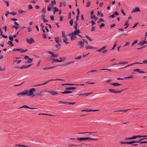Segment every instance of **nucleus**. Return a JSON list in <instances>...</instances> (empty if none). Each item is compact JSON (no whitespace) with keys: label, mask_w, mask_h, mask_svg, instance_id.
<instances>
[{"label":"nucleus","mask_w":147,"mask_h":147,"mask_svg":"<svg viewBox=\"0 0 147 147\" xmlns=\"http://www.w3.org/2000/svg\"><path fill=\"white\" fill-rule=\"evenodd\" d=\"M76 88L74 87H66L65 88V89L67 90V91H64V92H61L63 94H68L73 93L75 91L73 90L71 91H68V90L75 89H76Z\"/></svg>","instance_id":"1"},{"label":"nucleus","mask_w":147,"mask_h":147,"mask_svg":"<svg viewBox=\"0 0 147 147\" xmlns=\"http://www.w3.org/2000/svg\"><path fill=\"white\" fill-rule=\"evenodd\" d=\"M77 140L79 141H82L83 140H98L97 139H94L91 137L88 138H77Z\"/></svg>","instance_id":"2"},{"label":"nucleus","mask_w":147,"mask_h":147,"mask_svg":"<svg viewBox=\"0 0 147 147\" xmlns=\"http://www.w3.org/2000/svg\"><path fill=\"white\" fill-rule=\"evenodd\" d=\"M26 90V93H27V96H36V95H35V94H34L33 93L34 92L36 91V90L35 88H32L29 91L28 90Z\"/></svg>","instance_id":"3"},{"label":"nucleus","mask_w":147,"mask_h":147,"mask_svg":"<svg viewBox=\"0 0 147 147\" xmlns=\"http://www.w3.org/2000/svg\"><path fill=\"white\" fill-rule=\"evenodd\" d=\"M80 32V31L76 30L74 32L72 33V34H69L68 36L70 37H74L78 33H79Z\"/></svg>","instance_id":"4"},{"label":"nucleus","mask_w":147,"mask_h":147,"mask_svg":"<svg viewBox=\"0 0 147 147\" xmlns=\"http://www.w3.org/2000/svg\"><path fill=\"white\" fill-rule=\"evenodd\" d=\"M109 90L110 92H111L114 93H120L121 92H122V91L123 90H121L116 91L115 90L112 89H110Z\"/></svg>","instance_id":"5"},{"label":"nucleus","mask_w":147,"mask_h":147,"mask_svg":"<svg viewBox=\"0 0 147 147\" xmlns=\"http://www.w3.org/2000/svg\"><path fill=\"white\" fill-rule=\"evenodd\" d=\"M77 44L80 46V48H83L84 47V43L82 41H80L78 42Z\"/></svg>","instance_id":"6"},{"label":"nucleus","mask_w":147,"mask_h":147,"mask_svg":"<svg viewBox=\"0 0 147 147\" xmlns=\"http://www.w3.org/2000/svg\"><path fill=\"white\" fill-rule=\"evenodd\" d=\"M26 90H25L23 92H20L19 93L17 94L16 95L18 96L19 95H22L23 96H24L25 95H27Z\"/></svg>","instance_id":"7"},{"label":"nucleus","mask_w":147,"mask_h":147,"mask_svg":"<svg viewBox=\"0 0 147 147\" xmlns=\"http://www.w3.org/2000/svg\"><path fill=\"white\" fill-rule=\"evenodd\" d=\"M26 40L27 42L29 44H31L33 42H35L34 40L32 38H31L30 39L26 38Z\"/></svg>","instance_id":"8"},{"label":"nucleus","mask_w":147,"mask_h":147,"mask_svg":"<svg viewBox=\"0 0 147 147\" xmlns=\"http://www.w3.org/2000/svg\"><path fill=\"white\" fill-rule=\"evenodd\" d=\"M52 81H53V79L49 80H48V81H47L45 82L44 83H43L42 84H38V85H34V86H40V85H44L46 84H47L49 82Z\"/></svg>","instance_id":"9"},{"label":"nucleus","mask_w":147,"mask_h":147,"mask_svg":"<svg viewBox=\"0 0 147 147\" xmlns=\"http://www.w3.org/2000/svg\"><path fill=\"white\" fill-rule=\"evenodd\" d=\"M47 92L53 95H57L58 94V93L55 90H53L52 91H47Z\"/></svg>","instance_id":"10"},{"label":"nucleus","mask_w":147,"mask_h":147,"mask_svg":"<svg viewBox=\"0 0 147 147\" xmlns=\"http://www.w3.org/2000/svg\"><path fill=\"white\" fill-rule=\"evenodd\" d=\"M52 59L53 60V61L52 62V63H54L56 62H61L62 61H64V60H59L58 59H54V58Z\"/></svg>","instance_id":"11"},{"label":"nucleus","mask_w":147,"mask_h":147,"mask_svg":"<svg viewBox=\"0 0 147 147\" xmlns=\"http://www.w3.org/2000/svg\"><path fill=\"white\" fill-rule=\"evenodd\" d=\"M133 71H137L140 73H143L144 74L145 73V72L143 71H141V70L140 69H134L133 70Z\"/></svg>","instance_id":"12"},{"label":"nucleus","mask_w":147,"mask_h":147,"mask_svg":"<svg viewBox=\"0 0 147 147\" xmlns=\"http://www.w3.org/2000/svg\"><path fill=\"white\" fill-rule=\"evenodd\" d=\"M142 64V63H141L136 62V63H133L132 64H130V65H128L127 66H126L125 67H121L120 69H121L122 68H125V67H127V66H130V65H133L134 64Z\"/></svg>","instance_id":"13"},{"label":"nucleus","mask_w":147,"mask_h":147,"mask_svg":"<svg viewBox=\"0 0 147 147\" xmlns=\"http://www.w3.org/2000/svg\"><path fill=\"white\" fill-rule=\"evenodd\" d=\"M140 9L139 7H137L135 8L134 9H133L132 11V13H133L134 12H136L137 11H140Z\"/></svg>","instance_id":"14"},{"label":"nucleus","mask_w":147,"mask_h":147,"mask_svg":"<svg viewBox=\"0 0 147 147\" xmlns=\"http://www.w3.org/2000/svg\"><path fill=\"white\" fill-rule=\"evenodd\" d=\"M111 85H113L114 86H120V85H121V84H119L118 83H112L111 84Z\"/></svg>","instance_id":"15"},{"label":"nucleus","mask_w":147,"mask_h":147,"mask_svg":"<svg viewBox=\"0 0 147 147\" xmlns=\"http://www.w3.org/2000/svg\"><path fill=\"white\" fill-rule=\"evenodd\" d=\"M68 39L67 37H64L63 39V41L66 44L69 43V42H67Z\"/></svg>","instance_id":"16"},{"label":"nucleus","mask_w":147,"mask_h":147,"mask_svg":"<svg viewBox=\"0 0 147 147\" xmlns=\"http://www.w3.org/2000/svg\"><path fill=\"white\" fill-rule=\"evenodd\" d=\"M74 61H72V62H68V63H65V64H64L63 65H62V66H67L70 64H71V63H74Z\"/></svg>","instance_id":"17"},{"label":"nucleus","mask_w":147,"mask_h":147,"mask_svg":"<svg viewBox=\"0 0 147 147\" xmlns=\"http://www.w3.org/2000/svg\"><path fill=\"white\" fill-rule=\"evenodd\" d=\"M85 111H86V112H90V111H98L99 110H91V109H90V110H88V109H85Z\"/></svg>","instance_id":"18"},{"label":"nucleus","mask_w":147,"mask_h":147,"mask_svg":"<svg viewBox=\"0 0 147 147\" xmlns=\"http://www.w3.org/2000/svg\"><path fill=\"white\" fill-rule=\"evenodd\" d=\"M55 40L56 42L57 43H59L60 41H61V40L59 39V37H56L55 38Z\"/></svg>","instance_id":"19"},{"label":"nucleus","mask_w":147,"mask_h":147,"mask_svg":"<svg viewBox=\"0 0 147 147\" xmlns=\"http://www.w3.org/2000/svg\"><path fill=\"white\" fill-rule=\"evenodd\" d=\"M61 45L60 43H58L57 45H55V47L57 49H60Z\"/></svg>","instance_id":"20"},{"label":"nucleus","mask_w":147,"mask_h":147,"mask_svg":"<svg viewBox=\"0 0 147 147\" xmlns=\"http://www.w3.org/2000/svg\"><path fill=\"white\" fill-rule=\"evenodd\" d=\"M53 8V7L51 6V5H48L47 6V10L48 11H50L51 9Z\"/></svg>","instance_id":"21"},{"label":"nucleus","mask_w":147,"mask_h":147,"mask_svg":"<svg viewBox=\"0 0 147 147\" xmlns=\"http://www.w3.org/2000/svg\"><path fill=\"white\" fill-rule=\"evenodd\" d=\"M106 48V46H104L101 48L100 49L98 50L97 51L99 52H101L102 50L105 49Z\"/></svg>","instance_id":"22"},{"label":"nucleus","mask_w":147,"mask_h":147,"mask_svg":"<svg viewBox=\"0 0 147 147\" xmlns=\"http://www.w3.org/2000/svg\"><path fill=\"white\" fill-rule=\"evenodd\" d=\"M55 67V66L51 67H48L44 68L43 69L44 70H46L49 69H51L53 68H54Z\"/></svg>","instance_id":"23"},{"label":"nucleus","mask_w":147,"mask_h":147,"mask_svg":"<svg viewBox=\"0 0 147 147\" xmlns=\"http://www.w3.org/2000/svg\"><path fill=\"white\" fill-rule=\"evenodd\" d=\"M8 44L9 45H10L11 46V47H12L13 46V44L12 42L10 41H9L8 42Z\"/></svg>","instance_id":"24"},{"label":"nucleus","mask_w":147,"mask_h":147,"mask_svg":"<svg viewBox=\"0 0 147 147\" xmlns=\"http://www.w3.org/2000/svg\"><path fill=\"white\" fill-rule=\"evenodd\" d=\"M129 110V109H127V110H120L119 111H115L114 112H126L127 111Z\"/></svg>","instance_id":"25"},{"label":"nucleus","mask_w":147,"mask_h":147,"mask_svg":"<svg viewBox=\"0 0 147 147\" xmlns=\"http://www.w3.org/2000/svg\"><path fill=\"white\" fill-rule=\"evenodd\" d=\"M86 48L87 49H97V48H95L92 47H89L88 46H86Z\"/></svg>","instance_id":"26"},{"label":"nucleus","mask_w":147,"mask_h":147,"mask_svg":"<svg viewBox=\"0 0 147 147\" xmlns=\"http://www.w3.org/2000/svg\"><path fill=\"white\" fill-rule=\"evenodd\" d=\"M2 31L1 29L0 28V36L2 35V37H7V36H5L4 35H2Z\"/></svg>","instance_id":"27"},{"label":"nucleus","mask_w":147,"mask_h":147,"mask_svg":"<svg viewBox=\"0 0 147 147\" xmlns=\"http://www.w3.org/2000/svg\"><path fill=\"white\" fill-rule=\"evenodd\" d=\"M59 103H63V104H66V105L68 104V102H67V101L62 102L61 101H59Z\"/></svg>","instance_id":"28"},{"label":"nucleus","mask_w":147,"mask_h":147,"mask_svg":"<svg viewBox=\"0 0 147 147\" xmlns=\"http://www.w3.org/2000/svg\"><path fill=\"white\" fill-rule=\"evenodd\" d=\"M29 60L27 61V62H26V63H30L32 62V59L29 58V59H28Z\"/></svg>","instance_id":"29"},{"label":"nucleus","mask_w":147,"mask_h":147,"mask_svg":"<svg viewBox=\"0 0 147 147\" xmlns=\"http://www.w3.org/2000/svg\"><path fill=\"white\" fill-rule=\"evenodd\" d=\"M133 76L132 75H131L129 76L128 77H125L124 78L125 79H129L133 78Z\"/></svg>","instance_id":"30"},{"label":"nucleus","mask_w":147,"mask_h":147,"mask_svg":"<svg viewBox=\"0 0 147 147\" xmlns=\"http://www.w3.org/2000/svg\"><path fill=\"white\" fill-rule=\"evenodd\" d=\"M22 108H27L29 109V108H30V107L26 105H24L22 107H20L19 108V109H20Z\"/></svg>","instance_id":"31"},{"label":"nucleus","mask_w":147,"mask_h":147,"mask_svg":"<svg viewBox=\"0 0 147 147\" xmlns=\"http://www.w3.org/2000/svg\"><path fill=\"white\" fill-rule=\"evenodd\" d=\"M91 18H94L95 20H97L98 19V18L97 17H96L95 15H93L92 16H91Z\"/></svg>","instance_id":"32"},{"label":"nucleus","mask_w":147,"mask_h":147,"mask_svg":"<svg viewBox=\"0 0 147 147\" xmlns=\"http://www.w3.org/2000/svg\"><path fill=\"white\" fill-rule=\"evenodd\" d=\"M134 140L130 142H127V144H134Z\"/></svg>","instance_id":"33"},{"label":"nucleus","mask_w":147,"mask_h":147,"mask_svg":"<svg viewBox=\"0 0 147 147\" xmlns=\"http://www.w3.org/2000/svg\"><path fill=\"white\" fill-rule=\"evenodd\" d=\"M96 132H85L83 133H79V134H85L86 133H88L89 134H91L92 133H96Z\"/></svg>","instance_id":"34"},{"label":"nucleus","mask_w":147,"mask_h":147,"mask_svg":"<svg viewBox=\"0 0 147 147\" xmlns=\"http://www.w3.org/2000/svg\"><path fill=\"white\" fill-rule=\"evenodd\" d=\"M104 20L102 18H100L99 20L98 21V23H99L100 22H104Z\"/></svg>","instance_id":"35"},{"label":"nucleus","mask_w":147,"mask_h":147,"mask_svg":"<svg viewBox=\"0 0 147 147\" xmlns=\"http://www.w3.org/2000/svg\"><path fill=\"white\" fill-rule=\"evenodd\" d=\"M17 68L19 69H24L25 68H26V66H22V67H19Z\"/></svg>","instance_id":"36"},{"label":"nucleus","mask_w":147,"mask_h":147,"mask_svg":"<svg viewBox=\"0 0 147 147\" xmlns=\"http://www.w3.org/2000/svg\"><path fill=\"white\" fill-rule=\"evenodd\" d=\"M3 1L6 4L7 7H8L9 6V3L8 1L4 0H3Z\"/></svg>","instance_id":"37"},{"label":"nucleus","mask_w":147,"mask_h":147,"mask_svg":"<svg viewBox=\"0 0 147 147\" xmlns=\"http://www.w3.org/2000/svg\"><path fill=\"white\" fill-rule=\"evenodd\" d=\"M35 95H36V96L37 95V96H41L42 94L41 92H38L37 93H36V94H35Z\"/></svg>","instance_id":"38"},{"label":"nucleus","mask_w":147,"mask_h":147,"mask_svg":"<svg viewBox=\"0 0 147 147\" xmlns=\"http://www.w3.org/2000/svg\"><path fill=\"white\" fill-rule=\"evenodd\" d=\"M45 14H42L41 16V19L42 20L43 19H45Z\"/></svg>","instance_id":"39"},{"label":"nucleus","mask_w":147,"mask_h":147,"mask_svg":"<svg viewBox=\"0 0 147 147\" xmlns=\"http://www.w3.org/2000/svg\"><path fill=\"white\" fill-rule=\"evenodd\" d=\"M117 45V44H116V42L114 44L113 46V48H112V49H111L110 50H113L114 49H115V47H116V46Z\"/></svg>","instance_id":"40"},{"label":"nucleus","mask_w":147,"mask_h":147,"mask_svg":"<svg viewBox=\"0 0 147 147\" xmlns=\"http://www.w3.org/2000/svg\"><path fill=\"white\" fill-rule=\"evenodd\" d=\"M51 4L52 5H54L56 4V2L54 0L53 1H52Z\"/></svg>","instance_id":"41"},{"label":"nucleus","mask_w":147,"mask_h":147,"mask_svg":"<svg viewBox=\"0 0 147 147\" xmlns=\"http://www.w3.org/2000/svg\"><path fill=\"white\" fill-rule=\"evenodd\" d=\"M90 2H88L87 3V4L86 5V7H88L90 6Z\"/></svg>","instance_id":"42"},{"label":"nucleus","mask_w":147,"mask_h":147,"mask_svg":"<svg viewBox=\"0 0 147 147\" xmlns=\"http://www.w3.org/2000/svg\"><path fill=\"white\" fill-rule=\"evenodd\" d=\"M53 10L56 12L59 11V9L56 7H54L53 8Z\"/></svg>","instance_id":"43"},{"label":"nucleus","mask_w":147,"mask_h":147,"mask_svg":"<svg viewBox=\"0 0 147 147\" xmlns=\"http://www.w3.org/2000/svg\"><path fill=\"white\" fill-rule=\"evenodd\" d=\"M105 26V24L104 23H102L101 25L99 26V27L100 28H101L102 27H104Z\"/></svg>","instance_id":"44"},{"label":"nucleus","mask_w":147,"mask_h":147,"mask_svg":"<svg viewBox=\"0 0 147 147\" xmlns=\"http://www.w3.org/2000/svg\"><path fill=\"white\" fill-rule=\"evenodd\" d=\"M24 57L23 58L24 59H25L26 60H27L29 59V56L26 55H24Z\"/></svg>","instance_id":"45"},{"label":"nucleus","mask_w":147,"mask_h":147,"mask_svg":"<svg viewBox=\"0 0 147 147\" xmlns=\"http://www.w3.org/2000/svg\"><path fill=\"white\" fill-rule=\"evenodd\" d=\"M80 144H79V145H76V144L75 145V144H72L68 145V146H80Z\"/></svg>","instance_id":"46"},{"label":"nucleus","mask_w":147,"mask_h":147,"mask_svg":"<svg viewBox=\"0 0 147 147\" xmlns=\"http://www.w3.org/2000/svg\"><path fill=\"white\" fill-rule=\"evenodd\" d=\"M41 12L42 13H46V10L45 8H43L42 11Z\"/></svg>","instance_id":"47"},{"label":"nucleus","mask_w":147,"mask_h":147,"mask_svg":"<svg viewBox=\"0 0 147 147\" xmlns=\"http://www.w3.org/2000/svg\"><path fill=\"white\" fill-rule=\"evenodd\" d=\"M73 23V20L72 19H71L69 21V23L71 26Z\"/></svg>","instance_id":"48"},{"label":"nucleus","mask_w":147,"mask_h":147,"mask_svg":"<svg viewBox=\"0 0 147 147\" xmlns=\"http://www.w3.org/2000/svg\"><path fill=\"white\" fill-rule=\"evenodd\" d=\"M144 44L143 41L141 42L140 43L138 44V46L139 45H141V46H142Z\"/></svg>","instance_id":"49"},{"label":"nucleus","mask_w":147,"mask_h":147,"mask_svg":"<svg viewBox=\"0 0 147 147\" xmlns=\"http://www.w3.org/2000/svg\"><path fill=\"white\" fill-rule=\"evenodd\" d=\"M48 53H49L52 56H53V55L54 54V53L53 52L50 51H48L47 52Z\"/></svg>","instance_id":"50"},{"label":"nucleus","mask_w":147,"mask_h":147,"mask_svg":"<svg viewBox=\"0 0 147 147\" xmlns=\"http://www.w3.org/2000/svg\"><path fill=\"white\" fill-rule=\"evenodd\" d=\"M134 144L135 143H139V142L140 143V142H141L140 139L138 140V141H136L134 140Z\"/></svg>","instance_id":"51"},{"label":"nucleus","mask_w":147,"mask_h":147,"mask_svg":"<svg viewBox=\"0 0 147 147\" xmlns=\"http://www.w3.org/2000/svg\"><path fill=\"white\" fill-rule=\"evenodd\" d=\"M81 57H82L81 56H79L77 57H75V59H76V60L78 59H81Z\"/></svg>","instance_id":"52"},{"label":"nucleus","mask_w":147,"mask_h":147,"mask_svg":"<svg viewBox=\"0 0 147 147\" xmlns=\"http://www.w3.org/2000/svg\"><path fill=\"white\" fill-rule=\"evenodd\" d=\"M60 80V81H64V80H63V79H53V81H56V80Z\"/></svg>","instance_id":"53"},{"label":"nucleus","mask_w":147,"mask_h":147,"mask_svg":"<svg viewBox=\"0 0 147 147\" xmlns=\"http://www.w3.org/2000/svg\"><path fill=\"white\" fill-rule=\"evenodd\" d=\"M74 85H79L74 84H67V85L73 86Z\"/></svg>","instance_id":"54"},{"label":"nucleus","mask_w":147,"mask_h":147,"mask_svg":"<svg viewBox=\"0 0 147 147\" xmlns=\"http://www.w3.org/2000/svg\"><path fill=\"white\" fill-rule=\"evenodd\" d=\"M121 13L124 15V16H125L126 15V14H125V13L124 12V10L123 9H122L121 10Z\"/></svg>","instance_id":"55"},{"label":"nucleus","mask_w":147,"mask_h":147,"mask_svg":"<svg viewBox=\"0 0 147 147\" xmlns=\"http://www.w3.org/2000/svg\"><path fill=\"white\" fill-rule=\"evenodd\" d=\"M130 42H127L126 43V44L123 46V47H125V46H128L130 44Z\"/></svg>","instance_id":"56"},{"label":"nucleus","mask_w":147,"mask_h":147,"mask_svg":"<svg viewBox=\"0 0 147 147\" xmlns=\"http://www.w3.org/2000/svg\"><path fill=\"white\" fill-rule=\"evenodd\" d=\"M58 54H55L54 53L53 55V57H58Z\"/></svg>","instance_id":"57"},{"label":"nucleus","mask_w":147,"mask_h":147,"mask_svg":"<svg viewBox=\"0 0 147 147\" xmlns=\"http://www.w3.org/2000/svg\"><path fill=\"white\" fill-rule=\"evenodd\" d=\"M77 15L79 16L80 14V10L79 8H78L77 9Z\"/></svg>","instance_id":"58"},{"label":"nucleus","mask_w":147,"mask_h":147,"mask_svg":"<svg viewBox=\"0 0 147 147\" xmlns=\"http://www.w3.org/2000/svg\"><path fill=\"white\" fill-rule=\"evenodd\" d=\"M19 12L20 13H22L24 12H26L24 11H23L22 10H20L19 11Z\"/></svg>","instance_id":"59"},{"label":"nucleus","mask_w":147,"mask_h":147,"mask_svg":"<svg viewBox=\"0 0 147 147\" xmlns=\"http://www.w3.org/2000/svg\"><path fill=\"white\" fill-rule=\"evenodd\" d=\"M71 13L70 12L69 13V14H68V19H70L71 18Z\"/></svg>","instance_id":"60"},{"label":"nucleus","mask_w":147,"mask_h":147,"mask_svg":"<svg viewBox=\"0 0 147 147\" xmlns=\"http://www.w3.org/2000/svg\"><path fill=\"white\" fill-rule=\"evenodd\" d=\"M10 13L11 14L13 15L14 16V15H16V14L17 13L15 12H12Z\"/></svg>","instance_id":"61"},{"label":"nucleus","mask_w":147,"mask_h":147,"mask_svg":"<svg viewBox=\"0 0 147 147\" xmlns=\"http://www.w3.org/2000/svg\"><path fill=\"white\" fill-rule=\"evenodd\" d=\"M95 30V27H94L93 26H92V28L91 29L92 31H94Z\"/></svg>","instance_id":"62"},{"label":"nucleus","mask_w":147,"mask_h":147,"mask_svg":"<svg viewBox=\"0 0 147 147\" xmlns=\"http://www.w3.org/2000/svg\"><path fill=\"white\" fill-rule=\"evenodd\" d=\"M32 8V7L31 5H29L28 6V9H31Z\"/></svg>","instance_id":"63"},{"label":"nucleus","mask_w":147,"mask_h":147,"mask_svg":"<svg viewBox=\"0 0 147 147\" xmlns=\"http://www.w3.org/2000/svg\"><path fill=\"white\" fill-rule=\"evenodd\" d=\"M63 16H61L60 17V21H62L63 20Z\"/></svg>","instance_id":"64"}]
</instances>
